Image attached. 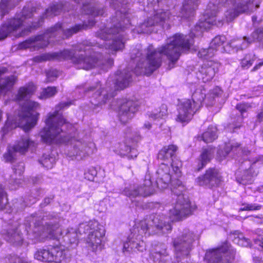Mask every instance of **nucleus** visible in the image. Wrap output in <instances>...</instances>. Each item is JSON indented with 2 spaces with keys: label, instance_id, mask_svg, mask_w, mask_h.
Instances as JSON below:
<instances>
[{
  "label": "nucleus",
  "instance_id": "nucleus-15",
  "mask_svg": "<svg viewBox=\"0 0 263 263\" xmlns=\"http://www.w3.org/2000/svg\"><path fill=\"white\" fill-rule=\"evenodd\" d=\"M155 191L154 186L151 180L149 175L145 176L144 183L142 185H133L125 187L122 192V194L131 200L138 197H147L152 195Z\"/></svg>",
  "mask_w": 263,
  "mask_h": 263
},
{
  "label": "nucleus",
  "instance_id": "nucleus-44",
  "mask_svg": "<svg viewBox=\"0 0 263 263\" xmlns=\"http://www.w3.org/2000/svg\"><path fill=\"white\" fill-rule=\"evenodd\" d=\"M97 174V170L91 167L89 168L87 172H86L84 174L85 178L89 181H94L95 178L96 177Z\"/></svg>",
  "mask_w": 263,
  "mask_h": 263
},
{
  "label": "nucleus",
  "instance_id": "nucleus-32",
  "mask_svg": "<svg viewBox=\"0 0 263 263\" xmlns=\"http://www.w3.org/2000/svg\"><path fill=\"white\" fill-rule=\"evenodd\" d=\"M21 0H1L0 10L2 16L7 13L9 10L14 7Z\"/></svg>",
  "mask_w": 263,
  "mask_h": 263
},
{
  "label": "nucleus",
  "instance_id": "nucleus-26",
  "mask_svg": "<svg viewBox=\"0 0 263 263\" xmlns=\"http://www.w3.org/2000/svg\"><path fill=\"white\" fill-rule=\"evenodd\" d=\"M230 237L234 243L240 246L245 247L250 246V240L246 238L242 233L238 231H235L232 233L230 235Z\"/></svg>",
  "mask_w": 263,
  "mask_h": 263
},
{
  "label": "nucleus",
  "instance_id": "nucleus-35",
  "mask_svg": "<svg viewBox=\"0 0 263 263\" xmlns=\"http://www.w3.org/2000/svg\"><path fill=\"white\" fill-rule=\"evenodd\" d=\"M51 253L53 255L54 262H60L64 258V250L58 246L51 247Z\"/></svg>",
  "mask_w": 263,
  "mask_h": 263
},
{
  "label": "nucleus",
  "instance_id": "nucleus-19",
  "mask_svg": "<svg viewBox=\"0 0 263 263\" xmlns=\"http://www.w3.org/2000/svg\"><path fill=\"white\" fill-rule=\"evenodd\" d=\"M149 257L154 263H167L171 260L167 247L162 243H154L149 251Z\"/></svg>",
  "mask_w": 263,
  "mask_h": 263
},
{
  "label": "nucleus",
  "instance_id": "nucleus-54",
  "mask_svg": "<svg viewBox=\"0 0 263 263\" xmlns=\"http://www.w3.org/2000/svg\"><path fill=\"white\" fill-rule=\"evenodd\" d=\"M144 126L147 129H150L151 128V124L149 123H145L144 125Z\"/></svg>",
  "mask_w": 263,
  "mask_h": 263
},
{
  "label": "nucleus",
  "instance_id": "nucleus-23",
  "mask_svg": "<svg viewBox=\"0 0 263 263\" xmlns=\"http://www.w3.org/2000/svg\"><path fill=\"white\" fill-rule=\"evenodd\" d=\"M215 152V148L211 147L203 149L196 162V169L197 171H200L211 161L214 157Z\"/></svg>",
  "mask_w": 263,
  "mask_h": 263
},
{
  "label": "nucleus",
  "instance_id": "nucleus-7",
  "mask_svg": "<svg viewBox=\"0 0 263 263\" xmlns=\"http://www.w3.org/2000/svg\"><path fill=\"white\" fill-rule=\"evenodd\" d=\"M78 233L81 235L88 233L86 243L88 247L95 253L100 251L103 247L102 239L105 235V229L103 226L95 220L83 222L79 224L77 230L69 228L63 236L64 240L67 243H77Z\"/></svg>",
  "mask_w": 263,
  "mask_h": 263
},
{
  "label": "nucleus",
  "instance_id": "nucleus-55",
  "mask_svg": "<svg viewBox=\"0 0 263 263\" xmlns=\"http://www.w3.org/2000/svg\"><path fill=\"white\" fill-rule=\"evenodd\" d=\"M14 182H15V183L17 185H18V184H20V179H17L16 178H14Z\"/></svg>",
  "mask_w": 263,
  "mask_h": 263
},
{
  "label": "nucleus",
  "instance_id": "nucleus-24",
  "mask_svg": "<svg viewBox=\"0 0 263 263\" xmlns=\"http://www.w3.org/2000/svg\"><path fill=\"white\" fill-rule=\"evenodd\" d=\"M7 71V69L6 68H0V93L10 90L16 81V77L14 76L3 77Z\"/></svg>",
  "mask_w": 263,
  "mask_h": 263
},
{
  "label": "nucleus",
  "instance_id": "nucleus-34",
  "mask_svg": "<svg viewBox=\"0 0 263 263\" xmlns=\"http://www.w3.org/2000/svg\"><path fill=\"white\" fill-rule=\"evenodd\" d=\"M121 153L124 155H126L128 159H134L138 155V151L135 147L129 145L123 144L121 146Z\"/></svg>",
  "mask_w": 263,
  "mask_h": 263
},
{
  "label": "nucleus",
  "instance_id": "nucleus-12",
  "mask_svg": "<svg viewBox=\"0 0 263 263\" xmlns=\"http://www.w3.org/2000/svg\"><path fill=\"white\" fill-rule=\"evenodd\" d=\"M194 240V234L189 230H184L180 236L174 239L176 257L174 263H192L187 261V256L192 249Z\"/></svg>",
  "mask_w": 263,
  "mask_h": 263
},
{
  "label": "nucleus",
  "instance_id": "nucleus-48",
  "mask_svg": "<svg viewBox=\"0 0 263 263\" xmlns=\"http://www.w3.org/2000/svg\"><path fill=\"white\" fill-rule=\"evenodd\" d=\"M27 205L28 203H26L22 199L20 200H16L13 203L14 208L19 211L23 210Z\"/></svg>",
  "mask_w": 263,
  "mask_h": 263
},
{
  "label": "nucleus",
  "instance_id": "nucleus-42",
  "mask_svg": "<svg viewBox=\"0 0 263 263\" xmlns=\"http://www.w3.org/2000/svg\"><path fill=\"white\" fill-rule=\"evenodd\" d=\"M241 41L238 39L232 41L227 46V47H230L232 48L233 51L237 52L239 50H242L241 45L240 44Z\"/></svg>",
  "mask_w": 263,
  "mask_h": 263
},
{
  "label": "nucleus",
  "instance_id": "nucleus-58",
  "mask_svg": "<svg viewBox=\"0 0 263 263\" xmlns=\"http://www.w3.org/2000/svg\"><path fill=\"white\" fill-rule=\"evenodd\" d=\"M110 81L108 80V82H107V85L108 86L109 85Z\"/></svg>",
  "mask_w": 263,
  "mask_h": 263
},
{
  "label": "nucleus",
  "instance_id": "nucleus-30",
  "mask_svg": "<svg viewBox=\"0 0 263 263\" xmlns=\"http://www.w3.org/2000/svg\"><path fill=\"white\" fill-rule=\"evenodd\" d=\"M217 138V128L213 126H209L201 136L202 140L205 143L212 142Z\"/></svg>",
  "mask_w": 263,
  "mask_h": 263
},
{
  "label": "nucleus",
  "instance_id": "nucleus-16",
  "mask_svg": "<svg viewBox=\"0 0 263 263\" xmlns=\"http://www.w3.org/2000/svg\"><path fill=\"white\" fill-rule=\"evenodd\" d=\"M118 103L119 120L121 123L126 124L134 117L138 110L140 102L138 100L124 99L120 100Z\"/></svg>",
  "mask_w": 263,
  "mask_h": 263
},
{
  "label": "nucleus",
  "instance_id": "nucleus-10",
  "mask_svg": "<svg viewBox=\"0 0 263 263\" xmlns=\"http://www.w3.org/2000/svg\"><path fill=\"white\" fill-rule=\"evenodd\" d=\"M171 16L168 10H157L137 26V31L138 33L149 34L160 29H168L171 26Z\"/></svg>",
  "mask_w": 263,
  "mask_h": 263
},
{
  "label": "nucleus",
  "instance_id": "nucleus-9",
  "mask_svg": "<svg viewBox=\"0 0 263 263\" xmlns=\"http://www.w3.org/2000/svg\"><path fill=\"white\" fill-rule=\"evenodd\" d=\"M132 71L128 70H124L123 71H117V77L116 82L114 83L115 90L109 88V90L102 89L100 82L89 87L83 86V89L86 94L93 92L92 97L96 100L92 104L97 105H101L105 104L107 100L110 99L115 96V91L118 89H123L127 87L132 82Z\"/></svg>",
  "mask_w": 263,
  "mask_h": 263
},
{
  "label": "nucleus",
  "instance_id": "nucleus-40",
  "mask_svg": "<svg viewBox=\"0 0 263 263\" xmlns=\"http://www.w3.org/2000/svg\"><path fill=\"white\" fill-rule=\"evenodd\" d=\"M261 207L262 205L256 203H245L242 204V206L239 209V211L259 210Z\"/></svg>",
  "mask_w": 263,
  "mask_h": 263
},
{
  "label": "nucleus",
  "instance_id": "nucleus-2",
  "mask_svg": "<svg viewBox=\"0 0 263 263\" xmlns=\"http://www.w3.org/2000/svg\"><path fill=\"white\" fill-rule=\"evenodd\" d=\"M156 184L160 189L167 188L170 183L171 191L176 197V203L172 208L168 210V217L165 214H152L135 224L131 229L127 241L123 245V251L143 252L145 250L143 237L146 235H162L170 233L172 230L171 221L182 220L191 215L194 208L187 197L183 192L185 190L182 182L177 179H173L170 166L161 163L157 171Z\"/></svg>",
  "mask_w": 263,
  "mask_h": 263
},
{
  "label": "nucleus",
  "instance_id": "nucleus-17",
  "mask_svg": "<svg viewBox=\"0 0 263 263\" xmlns=\"http://www.w3.org/2000/svg\"><path fill=\"white\" fill-rule=\"evenodd\" d=\"M178 147L175 145H170L163 147L158 154V159L167 161L171 160L172 168L174 172L176 177H179L181 176V168L182 167V162L175 158L176 152Z\"/></svg>",
  "mask_w": 263,
  "mask_h": 263
},
{
  "label": "nucleus",
  "instance_id": "nucleus-22",
  "mask_svg": "<svg viewBox=\"0 0 263 263\" xmlns=\"http://www.w3.org/2000/svg\"><path fill=\"white\" fill-rule=\"evenodd\" d=\"M240 145L237 143H229L225 145L223 150H218V155L221 158H225L229 154H237L240 152L244 156H247L250 153L248 148L241 149Z\"/></svg>",
  "mask_w": 263,
  "mask_h": 263
},
{
  "label": "nucleus",
  "instance_id": "nucleus-39",
  "mask_svg": "<svg viewBox=\"0 0 263 263\" xmlns=\"http://www.w3.org/2000/svg\"><path fill=\"white\" fill-rule=\"evenodd\" d=\"M58 91L55 87H48L44 88L41 93V99H46L54 96Z\"/></svg>",
  "mask_w": 263,
  "mask_h": 263
},
{
  "label": "nucleus",
  "instance_id": "nucleus-21",
  "mask_svg": "<svg viewBox=\"0 0 263 263\" xmlns=\"http://www.w3.org/2000/svg\"><path fill=\"white\" fill-rule=\"evenodd\" d=\"M200 3V0H184L178 16L188 19L193 16L195 10Z\"/></svg>",
  "mask_w": 263,
  "mask_h": 263
},
{
  "label": "nucleus",
  "instance_id": "nucleus-18",
  "mask_svg": "<svg viewBox=\"0 0 263 263\" xmlns=\"http://www.w3.org/2000/svg\"><path fill=\"white\" fill-rule=\"evenodd\" d=\"M222 181V177L219 170L215 167L208 169L204 175L197 177L196 182L200 186L209 189L218 187Z\"/></svg>",
  "mask_w": 263,
  "mask_h": 263
},
{
  "label": "nucleus",
  "instance_id": "nucleus-46",
  "mask_svg": "<svg viewBox=\"0 0 263 263\" xmlns=\"http://www.w3.org/2000/svg\"><path fill=\"white\" fill-rule=\"evenodd\" d=\"M13 169L16 175L18 174L19 176H21L25 169L24 163L23 162H20L17 165H14Z\"/></svg>",
  "mask_w": 263,
  "mask_h": 263
},
{
  "label": "nucleus",
  "instance_id": "nucleus-8",
  "mask_svg": "<svg viewBox=\"0 0 263 263\" xmlns=\"http://www.w3.org/2000/svg\"><path fill=\"white\" fill-rule=\"evenodd\" d=\"M95 23L96 21L93 20H89L88 24L86 23L76 24L74 26L65 30L61 24L57 23L53 27L47 29L43 34L30 37L22 43L20 46L21 48H29L31 46H37L39 48H43L50 43L54 42L52 39L53 37H70L82 30L87 29L89 27H92Z\"/></svg>",
  "mask_w": 263,
  "mask_h": 263
},
{
  "label": "nucleus",
  "instance_id": "nucleus-29",
  "mask_svg": "<svg viewBox=\"0 0 263 263\" xmlns=\"http://www.w3.org/2000/svg\"><path fill=\"white\" fill-rule=\"evenodd\" d=\"M35 90L33 83H29L26 86L21 87L18 91L17 98L18 100L25 99L31 95Z\"/></svg>",
  "mask_w": 263,
  "mask_h": 263
},
{
  "label": "nucleus",
  "instance_id": "nucleus-53",
  "mask_svg": "<svg viewBox=\"0 0 263 263\" xmlns=\"http://www.w3.org/2000/svg\"><path fill=\"white\" fill-rule=\"evenodd\" d=\"M262 66H263V61L259 62L258 64L256 65L253 69L251 70L252 71H255L259 69Z\"/></svg>",
  "mask_w": 263,
  "mask_h": 263
},
{
  "label": "nucleus",
  "instance_id": "nucleus-4",
  "mask_svg": "<svg viewBox=\"0 0 263 263\" xmlns=\"http://www.w3.org/2000/svg\"><path fill=\"white\" fill-rule=\"evenodd\" d=\"M38 107L39 104L37 102L28 100L23 104L16 121L13 123L8 118L5 126L2 128L3 137L9 130L17 126L23 128L25 132V135L22 136L14 146L8 147L7 152L4 155V158L6 162H13L15 159L16 152L23 154L28 149L33 151L35 149L36 143L34 141L30 139L26 133L36 123L39 114L35 111V109Z\"/></svg>",
  "mask_w": 263,
  "mask_h": 263
},
{
  "label": "nucleus",
  "instance_id": "nucleus-11",
  "mask_svg": "<svg viewBox=\"0 0 263 263\" xmlns=\"http://www.w3.org/2000/svg\"><path fill=\"white\" fill-rule=\"evenodd\" d=\"M205 95L196 91L192 96V100L184 99L178 105V115L176 121L182 124H186L191 120L196 111V106H200L204 100Z\"/></svg>",
  "mask_w": 263,
  "mask_h": 263
},
{
  "label": "nucleus",
  "instance_id": "nucleus-20",
  "mask_svg": "<svg viewBox=\"0 0 263 263\" xmlns=\"http://www.w3.org/2000/svg\"><path fill=\"white\" fill-rule=\"evenodd\" d=\"M218 70V64L209 61L203 64L197 73V78L203 82L210 81Z\"/></svg>",
  "mask_w": 263,
  "mask_h": 263
},
{
  "label": "nucleus",
  "instance_id": "nucleus-31",
  "mask_svg": "<svg viewBox=\"0 0 263 263\" xmlns=\"http://www.w3.org/2000/svg\"><path fill=\"white\" fill-rule=\"evenodd\" d=\"M167 115V109L166 105L162 104L159 110H154L151 112H148L147 115L149 119L152 120H156L160 118H163L166 116Z\"/></svg>",
  "mask_w": 263,
  "mask_h": 263
},
{
  "label": "nucleus",
  "instance_id": "nucleus-6",
  "mask_svg": "<svg viewBox=\"0 0 263 263\" xmlns=\"http://www.w3.org/2000/svg\"><path fill=\"white\" fill-rule=\"evenodd\" d=\"M60 221L59 213L46 212L27 217L24 226L28 238L36 243L46 239L59 240L63 234L60 229Z\"/></svg>",
  "mask_w": 263,
  "mask_h": 263
},
{
  "label": "nucleus",
  "instance_id": "nucleus-36",
  "mask_svg": "<svg viewBox=\"0 0 263 263\" xmlns=\"http://www.w3.org/2000/svg\"><path fill=\"white\" fill-rule=\"evenodd\" d=\"M252 43L257 41L263 45V27H260L253 31L251 35Z\"/></svg>",
  "mask_w": 263,
  "mask_h": 263
},
{
  "label": "nucleus",
  "instance_id": "nucleus-27",
  "mask_svg": "<svg viewBox=\"0 0 263 263\" xmlns=\"http://www.w3.org/2000/svg\"><path fill=\"white\" fill-rule=\"evenodd\" d=\"M34 258L44 262H52L53 255L51 253V248L48 249H40L34 254Z\"/></svg>",
  "mask_w": 263,
  "mask_h": 263
},
{
  "label": "nucleus",
  "instance_id": "nucleus-47",
  "mask_svg": "<svg viewBox=\"0 0 263 263\" xmlns=\"http://www.w3.org/2000/svg\"><path fill=\"white\" fill-rule=\"evenodd\" d=\"M241 41V49H245L249 47V46L253 43L250 37L243 36L242 39H238Z\"/></svg>",
  "mask_w": 263,
  "mask_h": 263
},
{
  "label": "nucleus",
  "instance_id": "nucleus-25",
  "mask_svg": "<svg viewBox=\"0 0 263 263\" xmlns=\"http://www.w3.org/2000/svg\"><path fill=\"white\" fill-rule=\"evenodd\" d=\"M2 235L7 241L14 246L22 245L23 240L22 234L17 229H9L4 231Z\"/></svg>",
  "mask_w": 263,
  "mask_h": 263
},
{
  "label": "nucleus",
  "instance_id": "nucleus-14",
  "mask_svg": "<svg viewBox=\"0 0 263 263\" xmlns=\"http://www.w3.org/2000/svg\"><path fill=\"white\" fill-rule=\"evenodd\" d=\"M235 253L233 247L226 243L220 247L207 251L205 259L208 263H232Z\"/></svg>",
  "mask_w": 263,
  "mask_h": 263
},
{
  "label": "nucleus",
  "instance_id": "nucleus-51",
  "mask_svg": "<svg viewBox=\"0 0 263 263\" xmlns=\"http://www.w3.org/2000/svg\"><path fill=\"white\" fill-rule=\"evenodd\" d=\"M53 195H50L49 197L45 198L43 201L40 204L41 206L44 208L48 205L53 200Z\"/></svg>",
  "mask_w": 263,
  "mask_h": 263
},
{
  "label": "nucleus",
  "instance_id": "nucleus-49",
  "mask_svg": "<svg viewBox=\"0 0 263 263\" xmlns=\"http://www.w3.org/2000/svg\"><path fill=\"white\" fill-rule=\"evenodd\" d=\"M222 90L219 87H216L211 91L210 96L213 98L219 97L222 94Z\"/></svg>",
  "mask_w": 263,
  "mask_h": 263
},
{
  "label": "nucleus",
  "instance_id": "nucleus-50",
  "mask_svg": "<svg viewBox=\"0 0 263 263\" xmlns=\"http://www.w3.org/2000/svg\"><path fill=\"white\" fill-rule=\"evenodd\" d=\"M248 107L249 106L248 104L245 103L238 104L236 106V109L239 111L241 115H242L243 112H246Z\"/></svg>",
  "mask_w": 263,
  "mask_h": 263
},
{
  "label": "nucleus",
  "instance_id": "nucleus-43",
  "mask_svg": "<svg viewBox=\"0 0 263 263\" xmlns=\"http://www.w3.org/2000/svg\"><path fill=\"white\" fill-rule=\"evenodd\" d=\"M59 76V71L54 69L49 70L46 73L48 82H52Z\"/></svg>",
  "mask_w": 263,
  "mask_h": 263
},
{
  "label": "nucleus",
  "instance_id": "nucleus-13",
  "mask_svg": "<svg viewBox=\"0 0 263 263\" xmlns=\"http://www.w3.org/2000/svg\"><path fill=\"white\" fill-rule=\"evenodd\" d=\"M262 163V160L260 158L253 160L245 158L241 162L239 170L236 172L237 182L243 185L252 183L254 178L258 175L259 168Z\"/></svg>",
  "mask_w": 263,
  "mask_h": 263
},
{
  "label": "nucleus",
  "instance_id": "nucleus-41",
  "mask_svg": "<svg viewBox=\"0 0 263 263\" xmlns=\"http://www.w3.org/2000/svg\"><path fill=\"white\" fill-rule=\"evenodd\" d=\"M6 194L2 185L0 184V210L5 209L8 203Z\"/></svg>",
  "mask_w": 263,
  "mask_h": 263
},
{
  "label": "nucleus",
  "instance_id": "nucleus-37",
  "mask_svg": "<svg viewBox=\"0 0 263 263\" xmlns=\"http://www.w3.org/2000/svg\"><path fill=\"white\" fill-rule=\"evenodd\" d=\"M214 54V49H212L210 46H209V48L207 49L203 48L200 49L198 53V56L199 58L203 59H208L211 58L213 57Z\"/></svg>",
  "mask_w": 263,
  "mask_h": 263
},
{
  "label": "nucleus",
  "instance_id": "nucleus-52",
  "mask_svg": "<svg viewBox=\"0 0 263 263\" xmlns=\"http://www.w3.org/2000/svg\"><path fill=\"white\" fill-rule=\"evenodd\" d=\"M256 118L257 121L259 122L263 121V107L260 110V111L257 114Z\"/></svg>",
  "mask_w": 263,
  "mask_h": 263
},
{
  "label": "nucleus",
  "instance_id": "nucleus-28",
  "mask_svg": "<svg viewBox=\"0 0 263 263\" xmlns=\"http://www.w3.org/2000/svg\"><path fill=\"white\" fill-rule=\"evenodd\" d=\"M56 158L54 154H43L39 160V163L47 169H51L55 163Z\"/></svg>",
  "mask_w": 263,
  "mask_h": 263
},
{
  "label": "nucleus",
  "instance_id": "nucleus-56",
  "mask_svg": "<svg viewBox=\"0 0 263 263\" xmlns=\"http://www.w3.org/2000/svg\"><path fill=\"white\" fill-rule=\"evenodd\" d=\"M252 21L253 22V23H254L257 20V17L255 16H253L252 17Z\"/></svg>",
  "mask_w": 263,
  "mask_h": 263
},
{
  "label": "nucleus",
  "instance_id": "nucleus-45",
  "mask_svg": "<svg viewBox=\"0 0 263 263\" xmlns=\"http://www.w3.org/2000/svg\"><path fill=\"white\" fill-rule=\"evenodd\" d=\"M254 59L251 57L250 55H246L241 61L242 67L248 68L253 63Z\"/></svg>",
  "mask_w": 263,
  "mask_h": 263
},
{
  "label": "nucleus",
  "instance_id": "nucleus-3",
  "mask_svg": "<svg viewBox=\"0 0 263 263\" xmlns=\"http://www.w3.org/2000/svg\"><path fill=\"white\" fill-rule=\"evenodd\" d=\"M70 102H62L56 106L53 112H50L45 120L46 126L40 132V135L43 142L47 144L61 145L70 143L71 149L68 155L81 160L93 153L95 144L93 143H82L69 136V128L72 125L65 121L60 111L69 106Z\"/></svg>",
  "mask_w": 263,
  "mask_h": 263
},
{
  "label": "nucleus",
  "instance_id": "nucleus-57",
  "mask_svg": "<svg viewBox=\"0 0 263 263\" xmlns=\"http://www.w3.org/2000/svg\"><path fill=\"white\" fill-rule=\"evenodd\" d=\"M250 218H251V220L255 221V219H256L258 218V216H256V217L251 216Z\"/></svg>",
  "mask_w": 263,
  "mask_h": 263
},
{
  "label": "nucleus",
  "instance_id": "nucleus-33",
  "mask_svg": "<svg viewBox=\"0 0 263 263\" xmlns=\"http://www.w3.org/2000/svg\"><path fill=\"white\" fill-rule=\"evenodd\" d=\"M226 38L224 36L219 35L215 37L210 43V47L214 49V53L220 49H223L222 46L225 42Z\"/></svg>",
  "mask_w": 263,
  "mask_h": 263
},
{
  "label": "nucleus",
  "instance_id": "nucleus-1",
  "mask_svg": "<svg viewBox=\"0 0 263 263\" xmlns=\"http://www.w3.org/2000/svg\"><path fill=\"white\" fill-rule=\"evenodd\" d=\"M259 7L254 5V0H214L208 4L205 13L189 35L176 33L168 39L165 45L158 48L149 45L143 50V74H151L159 68L163 55L168 60L167 68H173L181 53L193 44L194 37L201 35L212 25L220 27L224 21L231 22L240 14L251 13Z\"/></svg>",
  "mask_w": 263,
  "mask_h": 263
},
{
  "label": "nucleus",
  "instance_id": "nucleus-5",
  "mask_svg": "<svg viewBox=\"0 0 263 263\" xmlns=\"http://www.w3.org/2000/svg\"><path fill=\"white\" fill-rule=\"evenodd\" d=\"M71 9L69 3L67 2L53 4L46 10L37 22H32L31 25L22 29L20 31L18 30L24 26L25 24L27 23L26 20L31 18L33 13L36 11V8L32 6L28 5L25 6L21 14L10 19L0 27V40L5 39L9 34H12L16 37L27 35L32 30L39 27L43 23L45 17L55 16L58 15L62 10L68 11Z\"/></svg>",
  "mask_w": 263,
  "mask_h": 263
},
{
  "label": "nucleus",
  "instance_id": "nucleus-38",
  "mask_svg": "<svg viewBox=\"0 0 263 263\" xmlns=\"http://www.w3.org/2000/svg\"><path fill=\"white\" fill-rule=\"evenodd\" d=\"M0 263H28L18 256L13 255H9L2 259Z\"/></svg>",
  "mask_w": 263,
  "mask_h": 263
}]
</instances>
